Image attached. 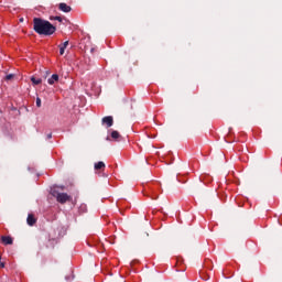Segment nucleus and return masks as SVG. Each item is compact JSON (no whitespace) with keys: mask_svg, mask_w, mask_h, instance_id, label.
Returning a JSON list of instances; mask_svg holds the SVG:
<instances>
[{"mask_svg":"<svg viewBox=\"0 0 282 282\" xmlns=\"http://www.w3.org/2000/svg\"><path fill=\"white\" fill-rule=\"evenodd\" d=\"M79 213H87V205L86 204H82L79 206Z\"/></svg>","mask_w":282,"mask_h":282,"instance_id":"12","label":"nucleus"},{"mask_svg":"<svg viewBox=\"0 0 282 282\" xmlns=\"http://www.w3.org/2000/svg\"><path fill=\"white\" fill-rule=\"evenodd\" d=\"M31 82L33 85H41V83H43L41 78H36V77H31Z\"/></svg>","mask_w":282,"mask_h":282,"instance_id":"11","label":"nucleus"},{"mask_svg":"<svg viewBox=\"0 0 282 282\" xmlns=\"http://www.w3.org/2000/svg\"><path fill=\"white\" fill-rule=\"evenodd\" d=\"M26 224H29V226H34V224H36V219L34 218V214H29V216L26 218Z\"/></svg>","mask_w":282,"mask_h":282,"instance_id":"8","label":"nucleus"},{"mask_svg":"<svg viewBox=\"0 0 282 282\" xmlns=\"http://www.w3.org/2000/svg\"><path fill=\"white\" fill-rule=\"evenodd\" d=\"M105 169H106L105 162L99 161L95 163V171H105Z\"/></svg>","mask_w":282,"mask_h":282,"instance_id":"7","label":"nucleus"},{"mask_svg":"<svg viewBox=\"0 0 282 282\" xmlns=\"http://www.w3.org/2000/svg\"><path fill=\"white\" fill-rule=\"evenodd\" d=\"M59 10L62 12H72V7L67 6V3H59Z\"/></svg>","mask_w":282,"mask_h":282,"instance_id":"6","label":"nucleus"},{"mask_svg":"<svg viewBox=\"0 0 282 282\" xmlns=\"http://www.w3.org/2000/svg\"><path fill=\"white\" fill-rule=\"evenodd\" d=\"M102 123L107 124V127H113V117L108 116L102 119Z\"/></svg>","mask_w":282,"mask_h":282,"instance_id":"4","label":"nucleus"},{"mask_svg":"<svg viewBox=\"0 0 282 282\" xmlns=\"http://www.w3.org/2000/svg\"><path fill=\"white\" fill-rule=\"evenodd\" d=\"M36 107H41V98H36Z\"/></svg>","mask_w":282,"mask_h":282,"instance_id":"15","label":"nucleus"},{"mask_svg":"<svg viewBox=\"0 0 282 282\" xmlns=\"http://www.w3.org/2000/svg\"><path fill=\"white\" fill-rule=\"evenodd\" d=\"M0 268H6V263L1 262Z\"/></svg>","mask_w":282,"mask_h":282,"instance_id":"16","label":"nucleus"},{"mask_svg":"<svg viewBox=\"0 0 282 282\" xmlns=\"http://www.w3.org/2000/svg\"><path fill=\"white\" fill-rule=\"evenodd\" d=\"M56 199L59 204H65L72 199V196L67 195V193H58Z\"/></svg>","mask_w":282,"mask_h":282,"instance_id":"2","label":"nucleus"},{"mask_svg":"<svg viewBox=\"0 0 282 282\" xmlns=\"http://www.w3.org/2000/svg\"><path fill=\"white\" fill-rule=\"evenodd\" d=\"M47 138H48V140L52 138V133H50L48 135H47Z\"/></svg>","mask_w":282,"mask_h":282,"instance_id":"17","label":"nucleus"},{"mask_svg":"<svg viewBox=\"0 0 282 282\" xmlns=\"http://www.w3.org/2000/svg\"><path fill=\"white\" fill-rule=\"evenodd\" d=\"M1 241L4 246H12L13 243L12 237L10 236H2Z\"/></svg>","mask_w":282,"mask_h":282,"instance_id":"3","label":"nucleus"},{"mask_svg":"<svg viewBox=\"0 0 282 282\" xmlns=\"http://www.w3.org/2000/svg\"><path fill=\"white\" fill-rule=\"evenodd\" d=\"M111 139L112 140H120V132L119 131H112L111 132Z\"/></svg>","mask_w":282,"mask_h":282,"instance_id":"10","label":"nucleus"},{"mask_svg":"<svg viewBox=\"0 0 282 282\" xmlns=\"http://www.w3.org/2000/svg\"><path fill=\"white\" fill-rule=\"evenodd\" d=\"M68 45H69V41H66L63 44L58 45L61 56H63V54H65V50H67Z\"/></svg>","mask_w":282,"mask_h":282,"instance_id":"5","label":"nucleus"},{"mask_svg":"<svg viewBox=\"0 0 282 282\" xmlns=\"http://www.w3.org/2000/svg\"><path fill=\"white\" fill-rule=\"evenodd\" d=\"M14 77V75L10 74V75H7V80H12V78Z\"/></svg>","mask_w":282,"mask_h":282,"instance_id":"14","label":"nucleus"},{"mask_svg":"<svg viewBox=\"0 0 282 282\" xmlns=\"http://www.w3.org/2000/svg\"><path fill=\"white\" fill-rule=\"evenodd\" d=\"M51 21H58L59 23L63 21V18L61 17H51Z\"/></svg>","mask_w":282,"mask_h":282,"instance_id":"13","label":"nucleus"},{"mask_svg":"<svg viewBox=\"0 0 282 282\" xmlns=\"http://www.w3.org/2000/svg\"><path fill=\"white\" fill-rule=\"evenodd\" d=\"M48 85H54V83H58V75L53 74L51 78L47 79Z\"/></svg>","mask_w":282,"mask_h":282,"instance_id":"9","label":"nucleus"},{"mask_svg":"<svg viewBox=\"0 0 282 282\" xmlns=\"http://www.w3.org/2000/svg\"><path fill=\"white\" fill-rule=\"evenodd\" d=\"M33 30H35L37 34H43L44 36H52V34L56 32V26H54V24L50 23V21L47 20L34 18Z\"/></svg>","mask_w":282,"mask_h":282,"instance_id":"1","label":"nucleus"}]
</instances>
